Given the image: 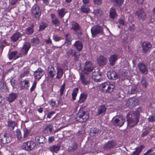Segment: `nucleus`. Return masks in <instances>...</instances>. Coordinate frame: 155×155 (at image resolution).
Masks as SVG:
<instances>
[{
    "label": "nucleus",
    "instance_id": "obj_3",
    "mask_svg": "<svg viewBox=\"0 0 155 155\" xmlns=\"http://www.w3.org/2000/svg\"><path fill=\"white\" fill-rule=\"evenodd\" d=\"M124 104L127 107L131 108L137 105L138 104V101L137 99L134 98H132L126 100L124 102Z\"/></svg>",
    "mask_w": 155,
    "mask_h": 155
},
{
    "label": "nucleus",
    "instance_id": "obj_54",
    "mask_svg": "<svg viewBox=\"0 0 155 155\" xmlns=\"http://www.w3.org/2000/svg\"><path fill=\"white\" fill-rule=\"evenodd\" d=\"M148 121L152 122L155 121V116L151 115L147 118Z\"/></svg>",
    "mask_w": 155,
    "mask_h": 155
},
{
    "label": "nucleus",
    "instance_id": "obj_19",
    "mask_svg": "<svg viewBox=\"0 0 155 155\" xmlns=\"http://www.w3.org/2000/svg\"><path fill=\"white\" fill-rule=\"evenodd\" d=\"M107 76L108 79L111 80H115L117 79L118 77L117 74L114 71L108 72Z\"/></svg>",
    "mask_w": 155,
    "mask_h": 155
},
{
    "label": "nucleus",
    "instance_id": "obj_20",
    "mask_svg": "<svg viewBox=\"0 0 155 155\" xmlns=\"http://www.w3.org/2000/svg\"><path fill=\"white\" fill-rule=\"evenodd\" d=\"M61 147L60 145L59 144L53 145L50 146L48 148V150L53 153H57L60 150Z\"/></svg>",
    "mask_w": 155,
    "mask_h": 155
},
{
    "label": "nucleus",
    "instance_id": "obj_5",
    "mask_svg": "<svg viewBox=\"0 0 155 155\" xmlns=\"http://www.w3.org/2000/svg\"><path fill=\"white\" fill-rule=\"evenodd\" d=\"M112 121L115 126L121 127L124 124L125 120L121 116H117L113 117Z\"/></svg>",
    "mask_w": 155,
    "mask_h": 155
},
{
    "label": "nucleus",
    "instance_id": "obj_50",
    "mask_svg": "<svg viewBox=\"0 0 155 155\" xmlns=\"http://www.w3.org/2000/svg\"><path fill=\"white\" fill-rule=\"evenodd\" d=\"M128 77V72L126 71H123L122 73V78L123 80L127 79Z\"/></svg>",
    "mask_w": 155,
    "mask_h": 155
},
{
    "label": "nucleus",
    "instance_id": "obj_27",
    "mask_svg": "<svg viewBox=\"0 0 155 155\" xmlns=\"http://www.w3.org/2000/svg\"><path fill=\"white\" fill-rule=\"evenodd\" d=\"M51 17L52 24L56 26H59L60 25V22L56 18L55 15L54 14H51Z\"/></svg>",
    "mask_w": 155,
    "mask_h": 155
},
{
    "label": "nucleus",
    "instance_id": "obj_45",
    "mask_svg": "<svg viewBox=\"0 0 155 155\" xmlns=\"http://www.w3.org/2000/svg\"><path fill=\"white\" fill-rule=\"evenodd\" d=\"M87 96L86 94H81L79 100V102L82 103L84 102Z\"/></svg>",
    "mask_w": 155,
    "mask_h": 155
},
{
    "label": "nucleus",
    "instance_id": "obj_8",
    "mask_svg": "<svg viewBox=\"0 0 155 155\" xmlns=\"http://www.w3.org/2000/svg\"><path fill=\"white\" fill-rule=\"evenodd\" d=\"M91 31L92 36L95 37L98 34H101L103 33L102 29L98 25L93 26L91 28Z\"/></svg>",
    "mask_w": 155,
    "mask_h": 155
},
{
    "label": "nucleus",
    "instance_id": "obj_32",
    "mask_svg": "<svg viewBox=\"0 0 155 155\" xmlns=\"http://www.w3.org/2000/svg\"><path fill=\"white\" fill-rule=\"evenodd\" d=\"M18 52L16 51H13L9 54V59L15 60L19 57V56L17 54Z\"/></svg>",
    "mask_w": 155,
    "mask_h": 155
},
{
    "label": "nucleus",
    "instance_id": "obj_22",
    "mask_svg": "<svg viewBox=\"0 0 155 155\" xmlns=\"http://www.w3.org/2000/svg\"><path fill=\"white\" fill-rule=\"evenodd\" d=\"M136 14L139 19L144 20L146 18V14L142 9L137 10Z\"/></svg>",
    "mask_w": 155,
    "mask_h": 155
},
{
    "label": "nucleus",
    "instance_id": "obj_52",
    "mask_svg": "<svg viewBox=\"0 0 155 155\" xmlns=\"http://www.w3.org/2000/svg\"><path fill=\"white\" fill-rule=\"evenodd\" d=\"M65 88V84H64L61 87V88L59 90V91L60 94V96L61 97L64 94V90Z\"/></svg>",
    "mask_w": 155,
    "mask_h": 155
},
{
    "label": "nucleus",
    "instance_id": "obj_21",
    "mask_svg": "<svg viewBox=\"0 0 155 155\" xmlns=\"http://www.w3.org/2000/svg\"><path fill=\"white\" fill-rule=\"evenodd\" d=\"M97 61L98 65L101 66L104 65L106 64L107 59L103 56H100L97 58Z\"/></svg>",
    "mask_w": 155,
    "mask_h": 155
},
{
    "label": "nucleus",
    "instance_id": "obj_26",
    "mask_svg": "<svg viewBox=\"0 0 155 155\" xmlns=\"http://www.w3.org/2000/svg\"><path fill=\"white\" fill-rule=\"evenodd\" d=\"M117 55L116 54L111 55L109 58L110 64L112 66L114 65L117 59Z\"/></svg>",
    "mask_w": 155,
    "mask_h": 155
},
{
    "label": "nucleus",
    "instance_id": "obj_49",
    "mask_svg": "<svg viewBox=\"0 0 155 155\" xmlns=\"http://www.w3.org/2000/svg\"><path fill=\"white\" fill-rule=\"evenodd\" d=\"M24 135L23 136V138L24 139L28 136L30 134V132L29 130H28L26 128H25L23 130Z\"/></svg>",
    "mask_w": 155,
    "mask_h": 155
},
{
    "label": "nucleus",
    "instance_id": "obj_48",
    "mask_svg": "<svg viewBox=\"0 0 155 155\" xmlns=\"http://www.w3.org/2000/svg\"><path fill=\"white\" fill-rule=\"evenodd\" d=\"M78 91V88H75L74 89L72 93V97L73 100H74L75 99Z\"/></svg>",
    "mask_w": 155,
    "mask_h": 155
},
{
    "label": "nucleus",
    "instance_id": "obj_16",
    "mask_svg": "<svg viewBox=\"0 0 155 155\" xmlns=\"http://www.w3.org/2000/svg\"><path fill=\"white\" fill-rule=\"evenodd\" d=\"M53 128V126L51 124H46L43 127V132L48 135H49L51 134Z\"/></svg>",
    "mask_w": 155,
    "mask_h": 155
},
{
    "label": "nucleus",
    "instance_id": "obj_7",
    "mask_svg": "<svg viewBox=\"0 0 155 155\" xmlns=\"http://www.w3.org/2000/svg\"><path fill=\"white\" fill-rule=\"evenodd\" d=\"M94 69V67L92 62L89 61H86L82 70L84 74H88V72L92 71Z\"/></svg>",
    "mask_w": 155,
    "mask_h": 155
},
{
    "label": "nucleus",
    "instance_id": "obj_41",
    "mask_svg": "<svg viewBox=\"0 0 155 155\" xmlns=\"http://www.w3.org/2000/svg\"><path fill=\"white\" fill-rule=\"evenodd\" d=\"M93 13L96 16H100L102 15L103 12L101 9H98L94 10Z\"/></svg>",
    "mask_w": 155,
    "mask_h": 155
},
{
    "label": "nucleus",
    "instance_id": "obj_9",
    "mask_svg": "<svg viewBox=\"0 0 155 155\" xmlns=\"http://www.w3.org/2000/svg\"><path fill=\"white\" fill-rule=\"evenodd\" d=\"M67 54L69 56L74 57V60L75 61H78L80 54H78L75 50L70 49L67 51Z\"/></svg>",
    "mask_w": 155,
    "mask_h": 155
},
{
    "label": "nucleus",
    "instance_id": "obj_46",
    "mask_svg": "<svg viewBox=\"0 0 155 155\" xmlns=\"http://www.w3.org/2000/svg\"><path fill=\"white\" fill-rule=\"evenodd\" d=\"M5 44L6 41L5 39L0 40V49H1L2 51L5 47Z\"/></svg>",
    "mask_w": 155,
    "mask_h": 155
},
{
    "label": "nucleus",
    "instance_id": "obj_51",
    "mask_svg": "<svg viewBox=\"0 0 155 155\" xmlns=\"http://www.w3.org/2000/svg\"><path fill=\"white\" fill-rule=\"evenodd\" d=\"M34 32V30L32 27H28L26 28V32L28 35L32 34Z\"/></svg>",
    "mask_w": 155,
    "mask_h": 155
},
{
    "label": "nucleus",
    "instance_id": "obj_31",
    "mask_svg": "<svg viewBox=\"0 0 155 155\" xmlns=\"http://www.w3.org/2000/svg\"><path fill=\"white\" fill-rule=\"evenodd\" d=\"M20 85L22 89H27L29 86V82L28 80H25L21 81Z\"/></svg>",
    "mask_w": 155,
    "mask_h": 155
},
{
    "label": "nucleus",
    "instance_id": "obj_35",
    "mask_svg": "<svg viewBox=\"0 0 155 155\" xmlns=\"http://www.w3.org/2000/svg\"><path fill=\"white\" fill-rule=\"evenodd\" d=\"M74 45L78 51H81V50L83 48V45L82 43L79 41H78L74 43Z\"/></svg>",
    "mask_w": 155,
    "mask_h": 155
},
{
    "label": "nucleus",
    "instance_id": "obj_56",
    "mask_svg": "<svg viewBox=\"0 0 155 155\" xmlns=\"http://www.w3.org/2000/svg\"><path fill=\"white\" fill-rule=\"evenodd\" d=\"M129 93L131 94H135L136 92V88L135 87H132L130 90H129Z\"/></svg>",
    "mask_w": 155,
    "mask_h": 155
},
{
    "label": "nucleus",
    "instance_id": "obj_11",
    "mask_svg": "<svg viewBox=\"0 0 155 155\" xmlns=\"http://www.w3.org/2000/svg\"><path fill=\"white\" fill-rule=\"evenodd\" d=\"M35 144L32 141H29L23 143V149L27 150H31L34 149Z\"/></svg>",
    "mask_w": 155,
    "mask_h": 155
},
{
    "label": "nucleus",
    "instance_id": "obj_18",
    "mask_svg": "<svg viewBox=\"0 0 155 155\" xmlns=\"http://www.w3.org/2000/svg\"><path fill=\"white\" fill-rule=\"evenodd\" d=\"M137 66L140 71L141 73L145 74L147 73L148 69L144 64L143 63H139Z\"/></svg>",
    "mask_w": 155,
    "mask_h": 155
},
{
    "label": "nucleus",
    "instance_id": "obj_4",
    "mask_svg": "<svg viewBox=\"0 0 155 155\" xmlns=\"http://www.w3.org/2000/svg\"><path fill=\"white\" fill-rule=\"evenodd\" d=\"M86 74L82 73L80 74L79 80L81 83L84 85H89L90 83V77Z\"/></svg>",
    "mask_w": 155,
    "mask_h": 155
},
{
    "label": "nucleus",
    "instance_id": "obj_44",
    "mask_svg": "<svg viewBox=\"0 0 155 155\" xmlns=\"http://www.w3.org/2000/svg\"><path fill=\"white\" fill-rule=\"evenodd\" d=\"M16 134L18 139L21 140L23 138L20 130L19 129H17L16 131Z\"/></svg>",
    "mask_w": 155,
    "mask_h": 155
},
{
    "label": "nucleus",
    "instance_id": "obj_25",
    "mask_svg": "<svg viewBox=\"0 0 155 155\" xmlns=\"http://www.w3.org/2000/svg\"><path fill=\"white\" fill-rule=\"evenodd\" d=\"M35 141L40 143H44L45 142V138L42 135H38L35 137Z\"/></svg>",
    "mask_w": 155,
    "mask_h": 155
},
{
    "label": "nucleus",
    "instance_id": "obj_6",
    "mask_svg": "<svg viewBox=\"0 0 155 155\" xmlns=\"http://www.w3.org/2000/svg\"><path fill=\"white\" fill-rule=\"evenodd\" d=\"M101 87L104 89L105 92H111L114 89V86L110 82H106L102 84L101 86Z\"/></svg>",
    "mask_w": 155,
    "mask_h": 155
},
{
    "label": "nucleus",
    "instance_id": "obj_62",
    "mask_svg": "<svg viewBox=\"0 0 155 155\" xmlns=\"http://www.w3.org/2000/svg\"><path fill=\"white\" fill-rule=\"evenodd\" d=\"M55 112L54 111H51L48 113L47 115V117L49 118H51V115L55 114Z\"/></svg>",
    "mask_w": 155,
    "mask_h": 155
},
{
    "label": "nucleus",
    "instance_id": "obj_64",
    "mask_svg": "<svg viewBox=\"0 0 155 155\" xmlns=\"http://www.w3.org/2000/svg\"><path fill=\"white\" fill-rule=\"evenodd\" d=\"M10 82L11 85L14 88L15 84V80L12 79L10 80Z\"/></svg>",
    "mask_w": 155,
    "mask_h": 155
},
{
    "label": "nucleus",
    "instance_id": "obj_58",
    "mask_svg": "<svg viewBox=\"0 0 155 155\" xmlns=\"http://www.w3.org/2000/svg\"><path fill=\"white\" fill-rule=\"evenodd\" d=\"M150 130H146L144 131L141 134V136L143 137L147 135L149 133Z\"/></svg>",
    "mask_w": 155,
    "mask_h": 155
},
{
    "label": "nucleus",
    "instance_id": "obj_43",
    "mask_svg": "<svg viewBox=\"0 0 155 155\" xmlns=\"http://www.w3.org/2000/svg\"><path fill=\"white\" fill-rule=\"evenodd\" d=\"M89 10L88 7L86 5L82 6L81 7V11L83 13H87Z\"/></svg>",
    "mask_w": 155,
    "mask_h": 155
},
{
    "label": "nucleus",
    "instance_id": "obj_37",
    "mask_svg": "<svg viewBox=\"0 0 155 155\" xmlns=\"http://www.w3.org/2000/svg\"><path fill=\"white\" fill-rule=\"evenodd\" d=\"M67 12V10L64 8H62L58 10V13L60 18H62L64 17Z\"/></svg>",
    "mask_w": 155,
    "mask_h": 155
},
{
    "label": "nucleus",
    "instance_id": "obj_2",
    "mask_svg": "<svg viewBox=\"0 0 155 155\" xmlns=\"http://www.w3.org/2000/svg\"><path fill=\"white\" fill-rule=\"evenodd\" d=\"M127 117L128 126L130 127L134 126L139 121V118L138 116L137 115L129 114Z\"/></svg>",
    "mask_w": 155,
    "mask_h": 155
},
{
    "label": "nucleus",
    "instance_id": "obj_24",
    "mask_svg": "<svg viewBox=\"0 0 155 155\" xmlns=\"http://www.w3.org/2000/svg\"><path fill=\"white\" fill-rule=\"evenodd\" d=\"M116 145L115 142L113 140L108 141L104 146L105 149L108 150L113 148Z\"/></svg>",
    "mask_w": 155,
    "mask_h": 155
},
{
    "label": "nucleus",
    "instance_id": "obj_60",
    "mask_svg": "<svg viewBox=\"0 0 155 155\" xmlns=\"http://www.w3.org/2000/svg\"><path fill=\"white\" fill-rule=\"evenodd\" d=\"M102 0H93L94 3L97 5H100L102 3Z\"/></svg>",
    "mask_w": 155,
    "mask_h": 155
},
{
    "label": "nucleus",
    "instance_id": "obj_53",
    "mask_svg": "<svg viewBox=\"0 0 155 155\" xmlns=\"http://www.w3.org/2000/svg\"><path fill=\"white\" fill-rule=\"evenodd\" d=\"M29 73V71L28 70L24 71V72L21 75V78H23L27 76Z\"/></svg>",
    "mask_w": 155,
    "mask_h": 155
},
{
    "label": "nucleus",
    "instance_id": "obj_57",
    "mask_svg": "<svg viewBox=\"0 0 155 155\" xmlns=\"http://www.w3.org/2000/svg\"><path fill=\"white\" fill-rule=\"evenodd\" d=\"M51 106L53 107L56 104V101L53 99H51L49 102Z\"/></svg>",
    "mask_w": 155,
    "mask_h": 155
},
{
    "label": "nucleus",
    "instance_id": "obj_30",
    "mask_svg": "<svg viewBox=\"0 0 155 155\" xmlns=\"http://www.w3.org/2000/svg\"><path fill=\"white\" fill-rule=\"evenodd\" d=\"M18 95L17 94L15 93H11L9 94L7 98L8 100L10 102H12L16 99Z\"/></svg>",
    "mask_w": 155,
    "mask_h": 155
},
{
    "label": "nucleus",
    "instance_id": "obj_13",
    "mask_svg": "<svg viewBox=\"0 0 155 155\" xmlns=\"http://www.w3.org/2000/svg\"><path fill=\"white\" fill-rule=\"evenodd\" d=\"M12 140V138L9 135L5 133L0 138V142L3 144H6L10 143Z\"/></svg>",
    "mask_w": 155,
    "mask_h": 155
},
{
    "label": "nucleus",
    "instance_id": "obj_23",
    "mask_svg": "<svg viewBox=\"0 0 155 155\" xmlns=\"http://www.w3.org/2000/svg\"><path fill=\"white\" fill-rule=\"evenodd\" d=\"M31 47L30 43L28 42H25L21 49V52L23 54H27Z\"/></svg>",
    "mask_w": 155,
    "mask_h": 155
},
{
    "label": "nucleus",
    "instance_id": "obj_15",
    "mask_svg": "<svg viewBox=\"0 0 155 155\" xmlns=\"http://www.w3.org/2000/svg\"><path fill=\"white\" fill-rule=\"evenodd\" d=\"M48 77L51 79L53 78L56 74L54 67L51 65H49L48 68Z\"/></svg>",
    "mask_w": 155,
    "mask_h": 155
},
{
    "label": "nucleus",
    "instance_id": "obj_42",
    "mask_svg": "<svg viewBox=\"0 0 155 155\" xmlns=\"http://www.w3.org/2000/svg\"><path fill=\"white\" fill-rule=\"evenodd\" d=\"M6 89L5 84L2 82H0V91L3 92Z\"/></svg>",
    "mask_w": 155,
    "mask_h": 155
},
{
    "label": "nucleus",
    "instance_id": "obj_29",
    "mask_svg": "<svg viewBox=\"0 0 155 155\" xmlns=\"http://www.w3.org/2000/svg\"><path fill=\"white\" fill-rule=\"evenodd\" d=\"M56 70L57 71V76L56 78H57L59 79L62 76L63 74V70L59 66L56 67Z\"/></svg>",
    "mask_w": 155,
    "mask_h": 155
},
{
    "label": "nucleus",
    "instance_id": "obj_63",
    "mask_svg": "<svg viewBox=\"0 0 155 155\" xmlns=\"http://www.w3.org/2000/svg\"><path fill=\"white\" fill-rule=\"evenodd\" d=\"M54 140V137L53 136L49 137L48 139V142L51 143L53 142Z\"/></svg>",
    "mask_w": 155,
    "mask_h": 155
},
{
    "label": "nucleus",
    "instance_id": "obj_10",
    "mask_svg": "<svg viewBox=\"0 0 155 155\" xmlns=\"http://www.w3.org/2000/svg\"><path fill=\"white\" fill-rule=\"evenodd\" d=\"M142 51L143 53H147L150 52V49L152 47V45L150 42H144L142 43Z\"/></svg>",
    "mask_w": 155,
    "mask_h": 155
},
{
    "label": "nucleus",
    "instance_id": "obj_33",
    "mask_svg": "<svg viewBox=\"0 0 155 155\" xmlns=\"http://www.w3.org/2000/svg\"><path fill=\"white\" fill-rule=\"evenodd\" d=\"M98 115L104 114L106 110V108L104 105H102L99 107L98 108Z\"/></svg>",
    "mask_w": 155,
    "mask_h": 155
},
{
    "label": "nucleus",
    "instance_id": "obj_12",
    "mask_svg": "<svg viewBox=\"0 0 155 155\" xmlns=\"http://www.w3.org/2000/svg\"><path fill=\"white\" fill-rule=\"evenodd\" d=\"M71 29L74 30L76 34L78 36L81 35L82 34L79 25L75 22L72 23Z\"/></svg>",
    "mask_w": 155,
    "mask_h": 155
},
{
    "label": "nucleus",
    "instance_id": "obj_38",
    "mask_svg": "<svg viewBox=\"0 0 155 155\" xmlns=\"http://www.w3.org/2000/svg\"><path fill=\"white\" fill-rule=\"evenodd\" d=\"M143 148V147L142 146L136 148L135 150L131 155H139Z\"/></svg>",
    "mask_w": 155,
    "mask_h": 155
},
{
    "label": "nucleus",
    "instance_id": "obj_40",
    "mask_svg": "<svg viewBox=\"0 0 155 155\" xmlns=\"http://www.w3.org/2000/svg\"><path fill=\"white\" fill-rule=\"evenodd\" d=\"M22 36V34L18 32H17L12 35L11 39H18L21 38Z\"/></svg>",
    "mask_w": 155,
    "mask_h": 155
},
{
    "label": "nucleus",
    "instance_id": "obj_55",
    "mask_svg": "<svg viewBox=\"0 0 155 155\" xmlns=\"http://www.w3.org/2000/svg\"><path fill=\"white\" fill-rule=\"evenodd\" d=\"M47 26V25L45 23H42L40 25L39 29L41 30L44 29Z\"/></svg>",
    "mask_w": 155,
    "mask_h": 155
},
{
    "label": "nucleus",
    "instance_id": "obj_28",
    "mask_svg": "<svg viewBox=\"0 0 155 155\" xmlns=\"http://www.w3.org/2000/svg\"><path fill=\"white\" fill-rule=\"evenodd\" d=\"M90 135L91 136H98L99 134V130L95 128H91L90 130Z\"/></svg>",
    "mask_w": 155,
    "mask_h": 155
},
{
    "label": "nucleus",
    "instance_id": "obj_1",
    "mask_svg": "<svg viewBox=\"0 0 155 155\" xmlns=\"http://www.w3.org/2000/svg\"><path fill=\"white\" fill-rule=\"evenodd\" d=\"M89 117V115L87 112L81 110L77 114L76 120L79 122L84 123L86 122Z\"/></svg>",
    "mask_w": 155,
    "mask_h": 155
},
{
    "label": "nucleus",
    "instance_id": "obj_36",
    "mask_svg": "<svg viewBox=\"0 0 155 155\" xmlns=\"http://www.w3.org/2000/svg\"><path fill=\"white\" fill-rule=\"evenodd\" d=\"M8 127L12 130L14 129L15 127L17 125L16 123L14 121L10 120L8 121Z\"/></svg>",
    "mask_w": 155,
    "mask_h": 155
},
{
    "label": "nucleus",
    "instance_id": "obj_47",
    "mask_svg": "<svg viewBox=\"0 0 155 155\" xmlns=\"http://www.w3.org/2000/svg\"><path fill=\"white\" fill-rule=\"evenodd\" d=\"M141 83L143 87L146 88L147 87L148 84L146 81V78L145 77L142 78L141 81Z\"/></svg>",
    "mask_w": 155,
    "mask_h": 155
},
{
    "label": "nucleus",
    "instance_id": "obj_61",
    "mask_svg": "<svg viewBox=\"0 0 155 155\" xmlns=\"http://www.w3.org/2000/svg\"><path fill=\"white\" fill-rule=\"evenodd\" d=\"M152 151V149H150L147 152L145 153H144L143 155H154V154H150V153Z\"/></svg>",
    "mask_w": 155,
    "mask_h": 155
},
{
    "label": "nucleus",
    "instance_id": "obj_34",
    "mask_svg": "<svg viewBox=\"0 0 155 155\" xmlns=\"http://www.w3.org/2000/svg\"><path fill=\"white\" fill-rule=\"evenodd\" d=\"M110 17L112 19H114L117 16V13L114 8H110Z\"/></svg>",
    "mask_w": 155,
    "mask_h": 155
},
{
    "label": "nucleus",
    "instance_id": "obj_14",
    "mask_svg": "<svg viewBox=\"0 0 155 155\" xmlns=\"http://www.w3.org/2000/svg\"><path fill=\"white\" fill-rule=\"evenodd\" d=\"M31 12L36 18H38L41 14L39 7L36 5H34L32 7Z\"/></svg>",
    "mask_w": 155,
    "mask_h": 155
},
{
    "label": "nucleus",
    "instance_id": "obj_59",
    "mask_svg": "<svg viewBox=\"0 0 155 155\" xmlns=\"http://www.w3.org/2000/svg\"><path fill=\"white\" fill-rule=\"evenodd\" d=\"M36 81H34L33 83V84L32 85V87H31V88L30 89V92H32V91H33L34 90L35 88L36 87Z\"/></svg>",
    "mask_w": 155,
    "mask_h": 155
},
{
    "label": "nucleus",
    "instance_id": "obj_17",
    "mask_svg": "<svg viewBox=\"0 0 155 155\" xmlns=\"http://www.w3.org/2000/svg\"><path fill=\"white\" fill-rule=\"evenodd\" d=\"M44 74L43 71L41 68H38L35 72L34 76L35 79L39 80Z\"/></svg>",
    "mask_w": 155,
    "mask_h": 155
},
{
    "label": "nucleus",
    "instance_id": "obj_39",
    "mask_svg": "<svg viewBox=\"0 0 155 155\" xmlns=\"http://www.w3.org/2000/svg\"><path fill=\"white\" fill-rule=\"evenodd\" d=\"M112 1L114 5L120 6L123 4L124 0H112Z\"/></svg>",
    "mask_w": 155,
    "mask_h": 155
}]
</instances>
